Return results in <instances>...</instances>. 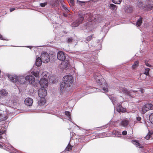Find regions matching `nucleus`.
<instances>
[{"label": "nucleus", "mask_w": 153, "mask_h": 153, "mask_svg": "<svg viewBox=\"0 0 153 153\" xmlns=\"http://www.w3.org/2000/svg\"><path fill=\"white\" fill-rule=\"evenodd\" d=\"M25 75V74H9L8 76L12 82L17 84H22L26 82Z\"/></svg>", "instance_id": "obj_1"}, {"label": "nucleus", "mask_w": 153, "mask_h": 153, "mask_svg": "<svg viewBox=\"0 0 153 153\" xmlns=\"http://www.w3.org/2000/svg\"><path fill=\"white\" fill-rule=\"evenodd\" d=\"M32 74L34 75L36 77H38L39 76V72L38 71L35 72L34 71H32L31 72Z\"/></svg>", "instance_id": "obj_23"}, {"label": "nucleus", "mask_w": 153, "mask_h": 153, "mask_svg": "<svg viewBox=\"0 0 153 153\" xmlns=\"http://www.w3.org/2000/svg\"><path fill=\"white\" fill-rule=\"evenodd\" d=\"M62 7L64 9V10H65L66 12H68L69 11V10L67 8V7L66 5H65L63 4L62 5Z\"/></svg>", "instance_id": "obj_34"}, {"label": "nucleus", "mask_w": 153, "mask_h": 153, "mask_svg": "<svg viewBox=\"0 0 153 153\" xmlns=\"http://www.w3.org/2000/svg\"><path fill=\"white\" fill-rule=\"evenodd\" d=\"M26 82L29 84L34 85L35 81V78L34 76L31 75H27L25 76Z\"/></svg>", "instance_id": "obj_11"}, {"label": "nucleus", "mask_w": 153, "mask_h": 153, "mask_svg": "<svg viewBox=\"0 0 153 153\" xmlns=\"http://www.w3.org/2000/svg\"><path fill=\"white\" fill-rule=\"evenodd\" d=\"M113 133L115 135V136L118 137H120L121 136V133L118 131H114Z\"/></svg>", "instance_id": "obj_21"}, {"label": "nucleus", "mask_w": 153, "mask_h": 153, "mask_svg": "<svg viewBox=\"0 0 153 153\" xmlns=\"http://www.w3.org/2000/svg\"><path fill=\"white\" fill-rule=\"evenodd\" d=\"M109 98L112 101L114 107H115L116 106L117 107L116 109L118 112H125V109L122 107L121 104H120L118 105V101L116 98L112 95L110 96Z\"/></svg>", "instance_id": "obj_5"}, {"label": "nucleus", "mask_w": 153, "mask_h": 153, "mask_svg": "<svg viewBox=\"0 0 153 153\" xmlns=\"http://www.w3.org/2000/svg\"><path fill=\"white\" fill-rule=\"evenodd\" d=\"M94 78L96 80V82L98 85L101 88H103V90L105 92H107L108 91V89L107 88L108 85L107 83H105L104 79L102 76L100 74L95 75L94 76Z\"/></svg>", "instance_id": "obj_3"}, {"label": "nucleus", "mask_w": 153, "mask_h": 153, "mask_svg": "<svg viewBox=\"0 0 153 153\" xmlns=\"http://www.w3.org/2000/svg\"><path fill=\"white\" fill-rule=\"evenodd\" d=\"M146 65L148 67H150L151 65L148 63V62H145Z\"/></svg>", "instance_id": "obj_45"}, {"label": "nucleus", "mask_w": 153, "mask_h": 153, "mask_svg": "<svg viewBox=\"0 0 153 153\" xmlns=\"http://www.w3.org/2000/svg\"><path fill=\"white\" fill-rule=\"evenodd\" d=\"M63 15L65 17H67V15L66 14H65V13H63Z\"/></svg>", "instance_id": "obj_48"}, {"label": "nucleus", "mask_w": 153, "mask_h": 153, "mask_svg": "<svg viewBox=\"0 0 153 153\" xmlns=\"http://www.w3.org/2000/svg\"><path fill=\"white\" fill-rule=\"evenodd\" d=\"M77 2L80 5H82L83 3H85V2L81 1L78 0L77 1Z\"/></svg>", "instance_id": "obj_40"}, {"label": "nucleus", "mask_w": 153, "mask_h": 153, "mask_svg": "<svg viewBox=\"0 0 153 153\" xmlns=\"http://www.w3.org/2000/svg\"><path fill=\"white\" fill-rule=\"evenodd\" d=\"M45 102V100L44 98H40L38 102V105L39 106H42L44 105Z\"/></svg>", "instance_id": "obj_17"}, {"label": "nucleus", "mask_w": 153, "mask_h": 153, "mask_svg": "<svg viewBox=\"0 0 153 153\" xmlns=\"http://www.w3.org/2000/svg\"><path fill=\"white\" fill-rule=\"evenodd\" d=\"M119 90L120 92H122L123 93L126 94L128 96H129L130 97H132V96L133 95V94L134 93H135L136 92H138L140 91L141 93H143V90H139L137 91H131V92H129L127 90L126 88H120Z\"/></svg>", "instance_id": "obj_7"}, {"label": "nucleus", "mask_w": 153, "mask_h": 153, "mask_svg": "<svg viewBox=\"0 0 153 153\" xmlns=\"http://www.w3.org/2000/svg\"><path fill=\"white\" fill-rule=\"evenodd\" d=\"M141 118L140 117H137V118H136V120H137L139 121H140L141 120Z\"/></svg>", "instance_id": "obj_43"}, {"label": "nucleus", "mask_w": 153, "mask_h": 153, "mask_svg": "<svg viewBox=\"0 0 153 153\" xmlns=\"http://www.w3.org/2000/svg\"><path fill=\"white\" fill-rule=\"evenodd\" d=\"M65 114L68 117V119L71 121V117L70 112L68 111H65Z\"/></svg>", "instance_id": "obj_27"}, {"label": "nucleus", "mask_w": 153, "mask_h": 153, "mask_svg": "<svg viewBox=\"0 0 153 153\" xmlns=\"http://www.w3.org/2000/svg\"><path fill=\"white\" fill-rule=\"evenodd\" d=\"M153 109V105L151 103H149L145 104L142 108V113H145L147 111Z\"/></svg>", "instance_id": "obj_10"}, {"label": "nucleus", "mask_w": 153, "mask_h": 153, "mask_svg": "<svg viewBox=\"0 0 153 153\" xmlns=\"http://www.w3.org/2000/svg\"><path fill=\"white\" fill-rule=\"evenodd\" d=\"M16 150V152H17V150Z\"/></svg>", "instance_id": "obj_52"}, {"label": "nucleus", "mask_w": 153, "mask_h": 153, "mask_svg": "<svg viewBox=\"0 0 153 153\" xmlns=\"http://www.w3.org/2000/svg\"><path fill=\"white\" fill-rule=\"evenodd\" d=\"M40 57L42 62L44 63H47L50 60L49 55L45 52H43L41 53Z\"/></svg>", "instance_id": "obj_9"}, {"label": "nucleus", "mask_w": 153, "mask_h": 153, "mask_svg": "<svg viewBox=\"0 0 153 153\" xmlns=\"http://www.w3.org/2000/svg\"><path fill=\"white\" fill-rule=\"evenodd\" d=\"M138 64L139 62L138 61H135L132 66V68L134 69L137 67L138 66Z\"/></svg>", "instance_id": "obj_25"}, {"label": "nucleus", "mask_w": 153, "mask_h": 153, "mask_svg": "<svg viewBox=\"0 0 153 153\" xmlns=\"http://www.w3.org/2000/svg\"><path fill=\"white\" fill-rule=\"evenodd\" d=\"M42 75V76H43L46 79L47 78H49V74L47 72L45 71L43 72Z\"/></svg>", "instance_id": "obj_24"}, {"label": "nucleus", "mask_w": 153, "mask_h": 153, "mask_svg": "<svg viewBox=\"0 0 153 153\" xmlns=\"http://www.w3.org/2000/svg\"><path fill=\"white\" fill-rule=\"evenodd\" d=\"M4 143L5 144H0V148L4 149L10 153H12V152H11L10 151L12 149L13 150L14 148L11 145L8 143L7 141H5Z\"/></svg>", "instance_id": "obj_8"}, {"label": "nucleus", "mask_w": 153, "mask_h": 153, "mask_svg": "<svg viewBox=\"0 0 153 153\" xmlns=\"http://www.w3.org/2000/svg\"><path fill=\"white\" fill-rule=\"evenodd\" d=\"M152 133H149L145 137V138L146 140L149 139L151 137Z\"/></svg>", "instance_id": "obj_35"}, {"label": "nucleus", "mask_w": 153, "mask_h": 153, "mask_svg": "<svg viewBox=\"0 0 153 153\" xmlns=\"http://www.w3.org/2000/svg\"><path fill=\"white\" fill-rule=\"evenodd\" d=\"M92 38V36H88L87 38L86 39V40L88 42H89L91 39Z\"/></svg>", "instance_id": "obj_39"}, {"label": "nucleus", "mask_w": 153, "mask_h": 153, "mask_svg": "<svg viewBox=\"0 0 153 153\" xmlns=\"http://www.w3.org/2000/svg\"><path fill=\"white\" fill-rule=\"evenodd\" d=\"M27 47H28L30 49H31L32 47L31 46H27Z\"/></svg>", "instance_id": "obj_47"}, {"label": "nucleus", "mask_w": 153, "mask_h": 153, "mask_svg": "<svg viewBox=\"0 0 153 153\" xmlns=\"http://www.w3.org/2000/svg\"><path fill=\"white\" fill-rule=\"evenodd\" d=\"M67 87V86H66L65 84L62 82L60 84L59 88L60 91H62L64 90V89H65Z\"/></svg>", "instance_id": "obj_19"}, {"label": "nucleus", "mask_w": 153, "mask_h": 153, "mask_svg": "<svg viewBox=\"0 0 153 153\" xmlns=\"http://www.w3.org/2000/svg\"><path fill=\"white\" fill-rule=\"evenodd\" d=\"M121 125L123 127H126L128 124V121L126 119L123 120L121 122Z\"/></svg>", "instance_id": "obj_20"}, {"label": "nucleus", "mask_w": 153, "mask_h": 153, "mask_svg": "<svg viewBox=\"0 0 153 153\" xmlns=\"http://www.w3.org/2000/svg\"><path fill=\"white\" fill-rule=\"evenodd\" d=\"M67 56V55L62 51H59L57 53V58L59 60L62 61L61 65H63L62 68L63 69H66L68 66L69 62L67 59H66Z\"/></svg>", "instance_id": "obj_2"}, {"label": "nucleus", "mask_w": 153, "mask_h": 153, "mask_svg": "<svg viewBox=\"0 0 153 153\" xmlns=\"http://www.w3.org/2000/svg\"><path fill=\"white\" fill-rule=\"evenodd\" d=\"M47 94V91L45 88H41L39 90L38 95L40 98H44L46 96Z\"/></svg>", "instance_id": "obj_14"}, {"label": "nucleus", "mask_w": 153, "mask_h": 153, "mask_svg": "<svg viewBox=\"0 0 153 153\" xmlns=\"http://www.w3.org/2000/svg\"><path fill=\"white\" fill-rule=\"evenodd\" d=\"M149 70L150 69L149 68H146L145 69V71L144 73V74H145L146 76L149 75Z\"/></svg>", "instance_id": "obj_32"}, {"label": "nucleus", "mask_w": 153, "mask_h": 153, "mask_svg": "<svg viewBox=\"0 0 153 153\" xmlns=\"http://www.w3.org/2000/svg\"><path fill=\"white\" fill-rule=\"evenodd\" d=\"M42 62V61L41 58L39 57L37 58L35 62L36 65L37 67L40 66L41 65Z\"/></svg>", "instance_id": "obj_18"}, {"label": "nucleus", "mask_w": 153, "mask_h": 153, "mask_svg": "<svg viewBox=\"0 0 153 153\" xmlns=\"http://www.w3.org/2000/svg\"><path fill=\"white\" fill-rule=\"evenodd\" d=\"M131 143L137 147L143 148L144 143L142 140L138 141L137 140H132Z\"/></svg>", "instance_id": "obj_13"}, {"label": "nucleus", "mask_w": 153, "mask_h": 153, "mask_svg": "<svg viewBox=\"0 0 153 153\" xmlns=\"http://www.w3.org/2000/svg\"><path fill=\"white\" fill-rule=\"evenodd\" d=\"M70 4L72 6H74V0H70Z\"/></svg>", "instance_id": "obj_41"}, {"label": "nucleus", "mask_w": 153, "mask_h": 153, "mask_svg": "<svg viewBox=\"0 0 153 153\" xmlns=\"http://www.w3.org/2000/svg\"><path fill=\"white\" fill-rule=\"evenodd\" d=\"M8 123L7 122L6 123H5L4 124H3L1 127L2 128H3V129H4V128L5 129H7V128L8 127Z\"/></svg>", "instance_id": "obj_28"}, {"label": "nucleus", "mask_w": 153, "mask_h": 153, "mask_svg": "<svg viewBox=\"0 0 153 153\" xmlns=\"http://www.w3.org/2000/svg\"><path fill=\"white\" fill-rule=\"evenodd\" d=\"M7 117H4V119H2V120H6V119H7Z\"/></svg>", "instance_id": "obj_49"}, {"label": "nucleus", "mask_w": 153, "mask_h": 153, "mask_svg": "<svg viewBox=\"0 0 153 153\" xmlns=\"http://www.w3.org/2000/svg\"><path fill=\"white\" fill-rule=\"evenodd\" d=\"M5 131H6V130L1 131L0 129V138H2V136H1V135L5 134Z\"/></svg>", "instance_id": "obj_37"}, {"label": "nucleus", "mask_w": 153, "mask_h": 153, "mask_svg": "<svg viewBox=\"0 0 153 153\" xmlns=\"http://www.w3.org/2000/svg\"><path fill=\"white\" fill-rule=\"evenodd\" d=\"M91 16L90 13H87L85 14L84 12H82L79 13L78 17L79 19L78 20L74 22L72 25V27H76L78 26L81 23L84 19V17L86 19Z\"/></svg>", "instance_id": "obj_4"}, {"label": "nucleus", "mask_w": 153, "mask_h": 153, "mask_svg": "<svg viewBox=\"0 0 153 153\" xmlns=\"http://www.w3.org/2000/svg\"><path fill=\"white\" fill-rule=\"evenodd\" d=\"M39 83L42 88H46L48 85V80L45 77L42 78L40 80Z\"/></svg>", "instance_id": "obj_12"}, {"label": "nucleus", "mask_w": 153, "mask_h": 153, "mask_svg": "<svg viewBox=\"0 0 153 153\" xmlns=\"http://www.w3.org/2000/svg\"><path fill=\"white\" fill-rule=\"evenodd\" d=\"M149 119L151 123L153 124V113H152L150 115Z\"/></svg>", "instance_id": "obj_30"}, {"label": "nucleus", "mask_w": 153, "mask_h": 153, "mask_svg": "<svg viewBox=\"0 0 153 153\" xmlns=\"http://www.w3.org/2000/svg\"><path fill=\"white\" fill-rule=\"evenodd\" d=\"M132 7L127 6L126 11L127 13H131L132 11Z\"/></svg>", "instance_id": "obj_26"}, {"label": "nucleus", "mask_w": 153, "mask_h": 153, "mask_svg": "<svg viewBox=\"0 0 153 153\" xmlns=\"http://www.w3.org/2000/svg\"><path fill=\"white\" fill-rule=\"evenodd\" d=\"M33 102V100L30 98L28 97L25 99V104L27 106H31Z\"/></svg>", "instance_id": "obj_16"}, {"label": "nucleus", "mask_w": 153, "mask_h": 153, "mask_svg": "<svg viewBox=\"0 0 153 153\" xmlns=\"http://www.w3.org/2000/svg\"><path fill=\"white\" fill-rule=\"evenodd\" d=\"M122 134L123 135H126L127 134V132L126 131H123L122 132Z\"/></svg>", "instance_id": "obj_42"}, {"label": "nucleus", "mask_w": 153, "mask_h": 153, "mask_svg": "<svg viewBox=\"0 0 153 153\" xmlns=\"http://www.w3.org/2000/svg\"><path fill=\"white\" fill-rule=\"evenodd\" d=\"M16 9V8L15 7H12L10 9V11L11 12Z\"/></svg>", "instance_id": "obj_44"}, {"label": "nucleus", "mask_w": 153, "mask_h": 153, "mask_svg": "<svg viewBox=\"0 0 153 153\" xmlns=\"http://www.w3.org/2000/svg\"><path fill=\"white\" fill-rule=\"evenodd\" d=\"M8 92L5 89H1L0 90V99H2L3 97L7 95Z\"/></svg>", "instance_id": "obj_15"}, {"label": "nucleus", "mask_w": 153, "mask_h": 153, "mask_svg": "<svg viewBox=\"0 0 153 153\" xmlns=\"http://www.w3.org/2000/svg\"><path fill=\"white\" fill-rule=\"evenodd\" d=\"M47 4V2H44L43 3H41L40 4V5L42 7H45Z\"/></svg>", "instance_id": "obj_38"}, {"label": "nucleus", "mask_w": 153, "mask_h": 153, "mask_svg": "<svg viewBox=\"0 0 153 153\" xmlns=\"http://www.w3.org/2000/svg\"><path fill=\"white\" fill-rule=\"evenodd\" d=\"M94 60H92V62H94Z\"/></svg>", "instance_id": "obj_50"}, {"label": "nucleus", "mask_w": 153, "mask_h": 153, "mask_svg": "<svg viewBox=\"0 0 153 153\" xmlns=\"http://www.w3.org/2000/svg\"><path fill=\"white\" fill-rule=\"evenodd\" d=\"M93 89V91H92V92H100V90L99 89L96 88H94L92 89Z\"/></svg>", "instance_id": "obj_36"}, {"label": "nucleus", "mask_w": 153, "mask_h": 153, "mask_svg": "<svg viewBox=\"0 0 153 153\" xmlns=\"http://www.w3.org/2000/svg\"><path fill=\"white\" fill-rule=\"evenodd\" d=\"M142 23V18H139L138 20L136 22V25L138 26H140L141 25V24Z\"/></svg>", "instance_id": "obj_22"}, {"label": "nucleus", "mask_w": 153, "mask_h": 153, "mask_svg": "<svg viewBox=\"0 0 153 153\" xmlns=\"http://www.w3.org/2000/svg\"><path fill=\"white\" fill-rule=\"evenodd\" d=\"M69 144L70 143L68 144V146L66 148L65 150L66 151H69L72 149V146H71L70 145H69Z\"/></svg>", "instance_id": "obj_31"}, {"label": "nucleus", "mask_w": 153, "mask_h": 153, "mask_svg": "<svg viewBox=\"0 0 153 153\" xmlns=\"http://www.w3.org/2000/svg\"><path fill=\"white\" fill-rule=\"evenodd\" d=\"M74 79L71 75H68L64 76L63 79V82L67 87L71 86L72 84Z\"/></svg>", "instance_id": "obj_6"}, {"label": "nucleus", "mask_w": 153, "mask_h": 153, "mask_svg": "<svg viewBox=\"0 0 153 153\" xmlns=\"http://www.w3.org/2000/svg\"><path fill=\"white\" fill-rule=\"evenodd\" d=\"M116 7V5L113 4H111L110 5V8L112 10H114L115 9Z\"/></svg>", "instance_id": "obj_33"}, {"label": "nucleus", "mask_w": 153, "mask_h": 153, "mask_svg": "<svg viewBox=\"0 0 153 153\" xmlns=\"http://www.w3.org/2000/svg\"><path fill=\"white\" fill-rule=\"evenodd\" d=\"M72 41V39H71L69 38L68 40V43H70Z\"/></svg>", "instance_id": "obj_46"}, {"label": "nucleus", "mask_w": 153, "mask_h": 153, "mask_svg": "<svg viewBox=\"0 0 153 153\" xmlns=\"http://www.w3.org/2000/svg\"><path fill=\"white\" fill-rule=\"evenodd\" d=\"M2 46H7L6 45H2Z\"/></svg>", "instance_id": "obj_51"}, {"label": "nucleus", "mask_w": 153, "mask_h": 153, "mask_svg": "<svg viewBox=\"0 0 153 153\" xmlns=\"http://www.w3.org/2000/svg\"><path fill=\"white\" fill-rule=\"evenodd\" d=\"M112 1L113 3L117 4H120L122 1V0H112Z\"/></svg>", "instance_id": "obj_29"}]
</instances>
